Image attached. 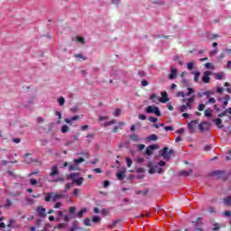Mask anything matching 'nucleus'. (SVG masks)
<instances>
[{
	"label": "nucleus",
	"mask_w": 231,
	"mask_h": 231,
	"mask_svg": "<svg viewBox=\"0 0 231 231\" xmlns=\"http://www.w3.org/2000/svg\"><path fill=\"white\" fill-rule=\"evenodd\" d=\"M62 198H64V195L62 194L49 192V193H46L44 201H46L47 203H50V201H52L53 203H55V201H59V199H62Z\"/></svg>",
	"instance_id": "obj_1"
},
{
	"label": "nucleus",
	"mask_w": 231,
	"mask_h": 231,
	"mask_svg": "<svg viewBox=\"0 0 231 231\" xmlns=\"http://www.w3.org/2000/svg\"><path fill=\"white\" fill-rule=\"evenodd\" d=\"M77 176H80V173L76 172V173H70L69 175H68V178L69 180H72V182L75 183L78 187H80V185H82L84 183V177H79L78 179H76L75 177Z\"/></svg>",
	"instance_id": "obj_2"
},
{
	"label": "nucleus",
	"mask_w": 231,
	"mask_h": 231,
	"mask_svg": "<svg viewBox=\"0 0 231 231\" xmlns=\"http://www.w3.org/2000/svg\"><path fill=\"white\" fill-rule=\"evenodd\" d=\"M159 154L168 162V160H171V156L174 154V150H169V147H164L159 152Z\"/></svg>",
	"instance_id": "obj_3"
},
{
	"label": "nucleus",
	"mask_w": 231,
	"mask_h": 231,
	"mask_svg": "<svg viewBox=\"0 0 231 231\" xmlns=\"http://www.w3.org/2000/svg\"><path fill=\"white\" fill-rule=\"evenodd\" d=\"M145 112L148 114L154 113L156 116H162V112H160V108L158 106H149L146 107Z\"/></svg>",
	"instance_id": "obj_4"
},
{
	"label": "nucleus",
	"mask_w": 231,
	"mask_h": 231,
	"mask_svg": "<svg viewBox=\"0 0 231 231\" xmlns=\"http://www.w3.org/2000/svg\"><path fill=\"white\" fill-rule=\"evenodd\" d=\"M226 174L225 171L217 170L211 173V176H217V180H225Z\"/></svg>",
	"instance_id": "obj_5"
},
{
	"label": "nucleus",
	"mask_w": 231,
	"mask_h": 231,
	"mask_svg": "<svg viewBox=\"0 0 231 231\" xmlns=\"http://www.w3.org/2000/svg\"><path fill=\"white\" fill-rule=\"evenodd\" d=\"M199 124V120H193L188 124V128L189 129V133H194L196 131V127Z\"/></svg>",
	"instance_id": "obj_6"
},
{
	"label": "nucleus",
	"mask_w": 231,
	"mask_h": 231,
	"mask_svg": "<svg viewBox=\"0 0 231 231\" xmlns=\"http://www.w3.org/2000/svg\"><path fill=\"white\" fill-rule=\"evenodd\" d=\"M210 75H212V72H210V70H206L204 72V76L202 77V82H204V84L210 83Z\"/></svg>",
	"instance_id": "obj_7"
},
{
	"label": "nucleus",
	"mask_w": 231,
	"mask_h": 231,
	"mask_svg": "<svg viewBox=\"0 0 231 231\" xmlns=\"http://www.w3.org/2000/svg\"><path fill=\"white\" fill-rule=\"evenodd\" d=\"M36 212H37L39 217H46V208L38 206L36 208Z\"/></svg>",
	"instance_id": "obj_8"
},
{
	"label": "nucleus",
	"mask_w": 231,
	"mask_h": 231,
	"mask_svg": "<svg viewBox=\"0 0 231 231\" xmlns=\"http://www.w3.org/2000/svg\"><path fill=\"white\" fill-rule=\"evenodd\" d=\"M199 129L201 131V133H205V131H208V129H210V124L202 122L199 125Z\"/></svg>",
	"instance_id": "obj_9"
},
{
	"label": "nucleus",
	"mask_w": 231,
	"mask_h": 231,
	"mask_svg": "<svg viewBox=\"0 0 231 231\" xmlns=\"http://www.w3.org/2000/svg\"><path fill=\"white\" fill-rule=\"evenodd\" d=\"M171 73L168 76V79L170 80H174V79H176V77H178V69H176V68L171 67Z\"/></svg>",
	"instance_id": "obj_10"
},
{
	"label": "nucleus",
	"mask_w": 231,
	"mask_h": 231,
	"mask_svg": "<svg viewBox=\"0 0 231 231\" xmlns=\"http://www.w3.org/2000/svg\"><path fill=\"white\" fill-rule=\"evenodd\" d=\"M28 156H32V153H25L24 154V158H25L24 161H23L24 163L30 164V163H33V162H35L36 163H39L38 159L32 160V158H29Z\"/></svg>",
	"instance_id": "obj_11"
},
{
	"label": "nucleus",
	"mask_w": 231,
	"mask_h": 231,
	"mask_svg": "<svg viewBox=\"0 0 231 231\" xmlns=\"http://www.w3.org/2000/svg\"><path fill=\"white\" fill-rule=\"evenodd\" d=\"M49 176H51V178H55V176H59V166H52L51 171L49 173Z\"/></svg>",
	"instance_id": "obj_12"
},
{
	"label": "nucleus",
	"mask_w": 231,
	"mask_h": 231,
	"mask_svg": "<svg viewBox=\"0 0 231 231\" xmlns=\"http://www.w3.org/2000/svg\"><path fill=\"white\" fill-rule=\"evenodd\" d=\"M154 149H158V145L152 144V145L148 146L145 151L146 154L148 156H151L152 154V151H154Z\"/></svg>",
	"instance_id": "obj_13"
},
{
	"label": "nucleus",
	"mask_w": 231,
	"mask_h": 231,
	"mask_svg": "<svg viewBox=\"0 0 231 231\" xmlns=\"http://www.w3.org/2000/svg\"><path fill=\"white\" fill-rule=\"evenodd\" d=\"M169 100V97L167 96V92H162V98L158 99V102H161L162 104L167 103Z\"/></svg>",
	"instance_id": "obj_14"
},
{
	"label": "nucleus",
	"mask_w": 231,
	"mask_h": 231,
	"mask_svg": "<svg viewBox=\"0 0 231 231\" xmlns=\"http://www.w3.org/2000/svg\"><path fill=\"white\" fill-rule=\"evenodd\" d=\"M188 109H192V106L189 103H186L185 105H182L180 108V113H186Z\"/></svg>",
	"instance_id": "obj_15"
},
{
	"label": "nucleus",
	"mask_w": 231,
	"mask_h": 231,
	"mask_svg": "<svg viewBox=\"0 0 231 231\" xmlns=\"http://www.w3.org/2000/svg\"><path fill=\"white\" fill-rule=\"evenodd\" d=\"M213 122H215L216 125H217L218 129H224L225 125H223V120L221 118L214 119Z\"/></svg>",
	"instance_id": "obj_16"
},
{
	"label": "nucleus",
	"mask_w": 231,
	"mask_h": 231,
	"mask_svg": "<svg viewBox=\"0 0 231 231\" xmlns=\"http://www.w3.org/2000/svg\"><path fill=\"white\" fill-rule=\"evenodd\" d=\"M7 175L11 176L13 180H17V178H19V175L15 174V171L14 170L7 171Z\"/></svg>",
	"instance_id": "obj_17"
},
{
	"label": "nucleus",
	"mask_w": 231,
	"mask_h": 231,
	"mask_svg": "<svg viewBox=\"0 0 231 231\" xmlns=\"http://www.w3.org/2000/svg\"><path fill=\"white\" fill-rule=\"evenodd\" d=\"M75 120H80V116H75L70 117V118H66L65 122H66V124H71V122H74Z\"/></svg>",
	"instance_id": "obj_18"
},
{
	"label": "nucleus",
	"mask_w": 231,
	"mask_h": 231,
	"mask_svg": "<svg viewBox=\"0 0 231 231\" xmlns=\"http://www.w3.org/2000/svg\"><path fill=\"white\" fill-rule=\"evenodd\" d=\"M224 78H225V73H223V72H218V73L215 74V79L217 80H223Z\"/></svg>",
	"instance_id": "obj_19"
},
{
	"label": "nucleus",
	"mask_w": 231,
	"mask_h": 231,
	"mask_svg": "<svg viewBox=\"0 0 231 231\" xmlns=\"http://www.w3.org/2000/svg\"><path fill=\"white\" fill-rule=\"evenodd\" d=\"M69 171H80V167H79V164H75V165H73V164H70L69 166Z\"/></svg>",
	"instance_id": "obj_20"
},
{
	"label": "nucleus",
	"mask_w": 231,
	"mask_h": 231,
	"mask_svg": "<svg viewBox=\"0 0 231 231\" xmlns=\"http://www.w3.org/2000/svg\"><path fill=\"white\" fill-rule=\"evenodd\" d=\"M193 170H189L188 171H182L180 172V176H190V174H192Z\"/></svg>",
	"instance_id": "obj_21"
},
{
	"label": "nucleus",
	"mask_w": 231,
	"mask_h": 231,
	"mask_svg": "<svg viewBox=\"0 0 231 231\" xmlns=\"http://www.w3.org/2000/svg\"><path fill=\"white\" fill-rule=\"evenodd\" d=\"M224 205H226L227 207H231V197H226L224 199Z\"/></svg>",
	"instance_id": "obj_22"
},
{
	"label": "nucleus",
	"mask_w": 231,
	"mask_h": 231,
	"mask_svg": "<svg viewBox=\"0 0 231 231\" xmlns=\"http://www.w3.org/2000/svg\"><path fill=\"white\" fill-rule=\"evenodd\" d=\"M194 76V82H199V75H201V73L199 71H196V72H192Z\"/></svg>",
	"instance_id": "obj_23"
},
{
	"label": "nucleus",
	"mask_w": 231,
	"mask_h": 231,
	"mask_svg": "<svg viewBox=\"0 0 231 231\" xmlns=\"http://www.w3.org/2000/svg\"><path fill=\"white\" fill-rule=\"evenodd\" d=\"M116 176H117V180H119L120 181H122V180L125 178V174H124V171L117 172Z\"/></svg>",
	"instance_id": "obj_24"
},
{
	"label": "nucleus",
	"mask_w": 231,
	"mask_h": 231,
	"mask_svg": "<svg viewBox=\"0 0 231 231\" xmlns=\"http://www.w3.org/2000/svg\"><path fill=\"white\" fill-rule=\"evenodd\" d=\"M150 100H152L153 102L158 103L159 102L158 100H160V97L156 94H152L150 97Z\"/></svg>",
	"instance_id": "obj_25"
},
{
	"label": "nucleus",
	"mask_w": 231,
	"mask_h": 231,
	"mask_svg": "<svg viewBox=\"0 0 231 231\" xmlns=\"http://www.w3.org/2000/svg\"><path fill=\"white\" fill-rule=\"evenodd\" d=\"M86 212H88L87 208H82L81 210H79L77 214L78 217H82V216H84V214H86Z\"/></svg>",
	"instance_id": "obj_26"
},
{
	"label": "nucleus",
	"mask_w": 231,
	"mask_h": 231,
	"mask_svg": "<svg viewBox=\"0 0 231 231\" xmlns=\"http://www.w3.org/2000/svg\"><path fill=\"white\" fill-rule=\"evenodd\" d=\"M148 140H149L150 142H156V140H158V135L152 134H151V135L148 137Z\"/></svg>",
	"instance_id": "obj_27"
},
{
	"label": "nucleus",
	"mask_w": 231,
	"mask_h": 231,
	"mask_svg": "<svg viewBox=\"0 0 231 231\" xmlns=\"http://www.w3.org/2000/svg\"><path fill=\"white\" fill-rule=\"evenodd\" d=\"M83 162H86V160L82 157L79 158V159H74L73 160V162L76 164V165H79V163H82Z\"/></svg>",
	"instance_id": "obj_28"
},
{
	"label": "nucleus",
	"mask_w": 231,
	"mask_h": 231,
	"mask_svg": "<svg viewBox=\"0 0 231 231\" xmlns=\"http://www.w3.org/2000/svg\"><path fill=\"white\" fill-rule=\"evenodd\" d=\"M118 223H120V220H115L114 222H112L109 226L108 228H115V226H116V225H118Z\"/></svg>",
	"instance_id": "obj_29"
},
{
	"label": "nucleus",
	"mask_w": 231,
	"mask_h": 231,
	"mask_svg": "<svg viewBox=\"0 0 231 231\" xmlns=\"http://www.w3.org/2000/svg\"><path fill=\"white\" fill-rule=\"evenodd\" d=\"M130 140H133V142H140V137H138L137 134L130 135Z\"/></svg>",
	"instance_id": "obj_30"
},
{
	"label": "nucleus",
	"mask_w": 231,
	"mask_h": 231,
	"mask_svg": "<svg viewBox=\"0 0 231 231\" xmlns=\"http://www.w3.org/2000/svg\"><path fill=\"white\" fill-rule=\"evenodd\" d=\"M59 181H60V183H64V181H66V180L62 177H59L53 180L54 183H59Z\"/></svg>",
	"instance_id": "obj_31"
},
{
	"label": "nucleus",
	"mask_w": 231,
	"mask_h": 231,
	"mask_svg": "<svg viewBox=\"0 0 231 231\" xmlns=\"http://www.w3.org/2000/svg\"><path fill=\"white\" fill-rule=\"evenodd\" d=\"M100 221H101V218L98 216H94L92 217V223H100Z\"/></svg>",
	"instance_id": "obj_32"
},
{
	"label": "nucleus",
	"mask_w": 231,
	"mask_h": 231,
	"mask_svg": "<svg viewBox=\"0 0 231 231\" xmlns=\"http://www.w3.org/2000/svg\"><path fill=\"white\" fill-rule=\"evenodd\" d=\"M84 225H85V226H91V219L88 217L85 218Z\"/></svg>",
	"instance_id": "obj_33"
},
{
	"label": "nucleus",
	"mask_w": 231,
	"mask_h": 231,
	"mask_svg": "<svg viewBox=\"0 0 231 231\" xmlns=\"http://www.w3.org/2000/svg\"><path fill=\"white\" fill-rule=\"evenodd\" d=\"M204 115H205V116H207V118H211L212 117V110H205Z\"/></svg>",
	"instance_id": "obj_34"
},
{
	"label": "nucleus",
	"mask_w": 231,
	"mask_h": 231,
	"mask_svg": "<svg viewBox=\"0 0 231 231\" xmlns=\"http://www.w3.org/2000/svg\"><path fill=\"white\" fill-rule=\"evenodd\" d=\"M68 131H69V126H68L67 125H64L61 127V133L66 134V133H68Z\"/></svg>",
	"instance_id": "obj_35"
},
{
	"label": "nucleus",
	"mask_w": 231,
	"mask_h": 231,
	"mask_svg": "<svg viewBox=\"0 0 231 231\" xmlns=\"http://www.w3.org/2000/svg\"><path fill=\"white\" fill-rule=\"evenodd\" d=\"M58 103H59L60 106H64V104L66 103V99H64V97H60L58 99Z\"/></svg>",
	"instance_id": "obj_36"
},
{
	"label": "nucleus",
	"mask_w": 231,
	"mask_h": 231,
	"mask_svg": "<svg viewBox=\"0 0 231 231\" xmlns=\"http://www.w3.org/2000/svg\"><path fill=\"white\" fill-rule=\"evenodd\" d=\"M157 169H158V166H153V167L150 168L149 173L154 174L157 171Z\"/></svg>",
	"instance_id": "obj_37"
},
{
	"label": "nucleus",
	"mask_w": 231,
	"mask_h": 231,
	"mask_svg": "<svg viewBox=\"0 0 231 231\" xmlns=\"http://www.w3.org/2000/svg\"><path fill=\"white\" fill-rule=\"evenodd\" d=\"M148 120H149V122H152V124H156V122H158V118H156L154 116H149Z\"/></svg>",
	"instance_id": "obj_38"
},
{
	"label": "nucleus",
	"mask_w": 231,
	"mask_h": 231,
	"mask_svg": "<svg viewBox=\"0 0 231 231\" xmlns=\"http://www.w3.org/2000/svg\"><path fill=\"white\" fill-rule=\"evenodd\" d=\"M74 57L77 59H82L83 60H88V57L83 56L82 54H75Z\"/></svg>",
	"instance_id": "obj_39"
},
{
	"label": "nucleus",
	"mask_w": 231,
	"mask_h": 231,
	"mask_svg": "<svg viewBox=\"0 0 231 231\" xmlns=\"http://www.w3.org/2000/svg\"><path fill=\"white\" fill-rule=\"evenodd\" d=\"M208 104H216V98L209 97L208 100L206 102V106H208Z\"/></svg>",
	"instance_id": "obj_40"
},
{
	"label": "nucleus",
	"mask_w": 231,
	"mask_h": 231,
	"mask_svg": "<svg viewBox=\"0 0 231 231\" xmlns=\"http://www.w3.org/2000/svg\"><path fill=\"white\" fill-rule=\"evenodd\" d=\"M187 69L189 70V71H192V69H194V63L193 62H189L187 64Z\"/></svg>",
	"instance_id": "obj_41"
},
{
	"label": "nucleus",
	"mask_w": 231,
	"mask_h": 231,
	"mask_svg": "<svg viewBox=\"0 0 231 231\" xmlns=\"http://www.w3.org/2000/svg\"><path fill=\"white\" fill-rule=\"evenodd\" d=\"M126 165L127 167H131L133 165V160L129 157H126Z\"/></svg>",
	"instance_id": "obj_42"
},
{
	"label": "nucleus",
	"mask_w": 231,
	"mask_h": 231,
	"mask_svg": "<svg viewBox=\"0 0 231 231\" xmlns=\"http://www.w3.org/2000/svg\"><path fill=\"white\" fill-rule=\"evenodd\" d=\"M121 113H122V109L116 108L114 112V115L115 116H120Z\"/></svg>",
	"instance_id": "obj_43"
},
{
	"label": "nucleus",
	"mask_w": 231,
	"mask_h": 231,
	"mask_svg": "<svg viewBox=\"0 0 231 231\" xmlns=\"http://www.w3.org/2000/svg\"><path fill=\"white\" fill-rule=\"evenodd\" d=\"M194 93V88H188V92L186 93V97H190Z\"/></svg>",
	"instance_id": "obj_44"
},
{
	"label": "nucleus",
	"mask_w": 231,
	"mask_h": 231,
	"mask_svg": "<svg viewBox=\"0 0 231 231\" xmlns=\"http://www.w3.org/2000/svg\"><path fill=\"white\" fill-rule=\"evenodd\" d=\"M135 194H143V196H147V194H149V189H146L144 191H135Z\"/></svg>",
	"instance_id": "obj_45"
},
{
	"label": "nucleus",
	"mask_w": 231,
	"mask_h": 231,
	"mask_svg": "<svg viewBox=\"0 0 231 231\" xmlns=\"http://www.w3.org/2000/svg\"><path fill=\"white\" fill-rule=\"evenodd\" d=\"M78 42H81V44H84L86 41L84 40V37L78 36L77 37Z\"/></svg>",
	"instance_id": "obj_46"
},
{
	"label": "nucleus",
	"mask_w": 231,
	"mask_h": 231,
	"mask_svg": "<svg viewBox=\"0 0 231 231\" xmlns=\"http://www.w3.org/2000/svg\"><path fill=\"white\" fill-rule=\"evenodd\" d=\"M12 205H13L12 200L7 199L6 204L5 205V208H8L9 207H12Z\"/></svg>",
	"instance_id": "obj_47"
},
{
	"label": "nucleus",
	"mask_w": 231,
	"mask_h": 231,
	"mask_svg": "<svg viewBox=\"0 0 231 231\" xmlns=\"http://www.w3.org/2000/svg\"><path fill=\"white\" fill-rule=\"evenodd\" d=\"M165 125L163 124H153L152 127H155V129H160V127H163Z\"/></svg>",
	"instance_id": "obj_48"
},
{
	"label": "nucleus",
	"mask_w": 231,
	"mask_h": 231,
	"mask_svg": "<svg viewBox=\"0 0 231 231\" xmlns=\"http://www.w3.org/2000/svg\"><path fill=\"white\" fill-rule=\"evenodd\" d=\"M55 115H56V116H58V118H59V122H58V124H60V119L62 118V114L60 113V112H59V111H57L56 113H55Z\"/></svg>",
	"instance_id": "obj_49"
},
{
	"label": "nucleus",
	"mask_w": 231,
	"mask_h": 231,
	"mask_svg": "<svg viewBox=\"0 0 231 231\" xmlns=\"http://www.w3.org/2000/svg\"><path fill=\"white\" fill-rule=\"evenodd\" d=\"M113 124H116V120L113 119L111 121H108L105 123V125H113Z\"/></svg>",
	"instance_id": "obj_50"
},
{
	"label": "nucleus",
	"mask_w": 231,
	"mask_h": 231,
	"mask_svg": "<svg viewBox=\"0 0 231 231\" xmlns=\"http://www.w3.org/2000/svg\"><path fill=\"white\" fill-rule=\"evenodd\" d=\"M30 183H31V185H32V186H35V185H37V180H35V179H30Z\"/></svg>",
	"instance_id": "obj_51"
},
{
	"label": "nucleus",
	"mask_w": 231,
	"mask_h": 231,
	"mask_svg": "<svg viewBox=\"0 0 231 231\" xmlns=\"http://www.w3.org/2000/svg\"><path fill=\"white\" fill-rule=\"evenodd\" d=\"M69 189H71V183H67L65 185V192H68V190H69Z\"/></svg>",
	"instance_id": "obj_52"
},
{
	"label": "nucleus",
	"mask_w": 231,
	"mask_h": 231,
	"mask_svg": "<svg viewBox=\"0 0 231 231\" xmlns=\"http://www.w3.org/2000/svg\"><path fill=\"white\" fill-rule=\"evenodd\" d=\"M138 117H139V120H147V116H145V115H139L138 116Z\"/></svg>",
	"instance_id": "obj_53"
},
{
	"label": "nucleus",
	"mask_w": 231,
	"mask_h": 231,
	"mask_svg": "<svg viewBox=\"0 0 231 231\" xmlns=\"http://www.w3.org/2000/svg\"><path fill=\"white\" fill-rule=\"evenodd\" d=\"M136 172H138V174H142L143 172H145V169H143V168H137Z\"/></svg>",
	"instance_id": "obj_54"
},
{
	"label": "nucleus",
	"mask_w": 231,
	"mask_h": 231,
	"mask_svg": "<svg viewBox=\"0 0 231 231\" xmlns=\"http://www.w3.org/2000/svg\"><path fill=\"white\" fill-rule=\"evenodd\" d=\"M141 84H142V86H143V87L149 86V82H148L146 79H143V80L141 81Z\"/></svg>",
	"instance_id": "obj_55"
},
{
	"label": "nucleus",
	"mask_w": 231,
	"mask_h": 231,
	"mask_svg": "<svg viewBox=\"0 0 231 231\" xmlns=\"http://www.w3.org/2000/svg\"><path fill=\"white\" fill-rule=\"evenodd\" d=\"M225 91V88L219 87L217 88V93H219V95H221V93H223Z\"/></svg>",
	"instance_id": "obj_56"
},
{
	"label": "nucleus",
	"mask_w": 231,
	"mask_h": 231,
	"mask_svg": "<svg viewBox=\"0 0 231 231\" xmlns=\"http://www.w3.org/2000/svg\"><path fill=\"white\" fill-rule=\"evenodd\" d=\"M93 171L97 172V174H102V170L100 168H95Z\"/></svg>",
	"instance_id": "obj_57"
},
{
	"label": "nucleus",
	"mask_w": 231,
	"mask_h": 231,
	"mask_svg": "<svg viewBox=\"0 0 231 231\" xmlns=\"http://www.w3.org/2000/svg\"><path fill=\"white\" fill-rule=\"evenodd\" d=\"M198 109H199V111H204V109H205V104H200V105H199Z\"/></svg>",
	"instance_id": "obj_58"
},
{
	"label": "nucleus",
	"mask_w": 231,
	"mask_h": 231,
	"mask_svg": "<svg viewBox=\"0 0 231 231\" xmlns=\"http://www.w3.org/2000/svg\"><path fill=\"white\" fill-rule=\"evenodd\" d=\"M137 148H138V151H143V149H145V144H139Z\"/></svg>",
	"instance_id": "obj_59"
},
{
	"label": "nucleus",
	"mask_w": 231,
	"mask_h": 231,
	"mask_svg": "<svg viewBox=\"0 0 231 231\" xmlns=\"http://www.w3.org/2000/svg\"><path fill=\"white\" fill-rule=\"evenodd\" d=\"M60 207H62V203L60 202H56L54 205V208H60Z\"/></svg>",
	"instance_id": "obj_60"
},
{
	"label": "nucleus",
	"mask_w": 231,
	"mask_h": 231,
	"mask_svg": "<svg viewBox=\"0 0 231 231\" xmlns=\"http://www.w3.org/2000/svg\"><path fill=\"white\" fill-rule=\"evenodd\" d=\"M224 216L226 217H230V216H231V211H225L224 212Z\"/></svg>",
	"instance_id": "obj_61"
},
{
	"label": "nucleus",
	"mask_w": 231,
	"mask_h": 231,
	"mask_svg": "<svg viewBox=\"0 0 231 231\" xmlns=\"http://www.w3.org/2000/svg\"><path fill=\"white\" fill-rule=\"evenodd\" d=\"M164 131H174V128L172 126H165Z\"/></svg>",
	"instance_id": "obj_62"
},
{
	"label": "nucleus",
	"mask_w": 231,
	"mask_h": 231,
	"mask_svg": "<svg viewBox=\"0 0 231 231\" xmlns=\"http://www.w3.org/2000/svg\"><path fill=\"white\" fill-rule=\"evenodd\" d=\"M230 100V95L224 96V101L228 102Z\"/></svg>",
	"instance_id": "obj_63"
},
{
	"label": "nucleus",
	"mask_w": 231,
	"mask_h": 231,
	"mask_svg": "<svg viewBox=\"0 0 231 231\" xmlns=\"http://www.w3.org/2000/svg\"><path fill=\"white\" fill-rule=\"evenodd\" d=\"M213 93L211 91H207L204 93L205 97H207V98H210V94Z\"/></svg>",
	"instance_id": "obj_64"
}]
</instances>
